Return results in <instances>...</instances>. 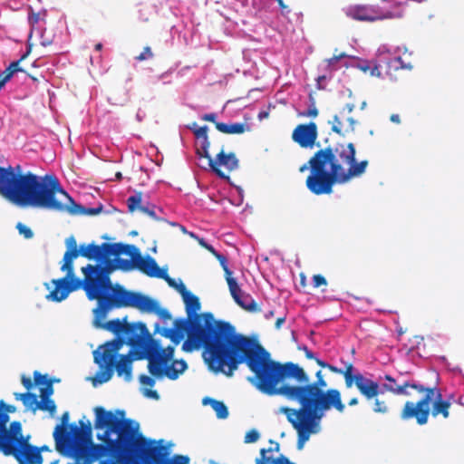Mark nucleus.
I'll return each instance as SVG.
<instances>
[{"instance_id": "f257e3e1", "label": "nucleus", "mask_w": 464, "mask_h": 464, "mask_svg": "<svg viewBox=\"0 0 464 464\" xmlns=\"http://www.w3.org/2000/svg\"><path fill=\"white\" fill-rule=\"evenodd\" d=\"M231 365L226 376L232 377L242 363H246L254 376L247 380L259 392L269 396L283 395L301 404L319 401V380L311 384L278 387L280 381L294 378L300 383H306L308 377L304 369L294 362L284 364L271 359L270 353L258 342L242 335L233 343L230 355Z\"/></svg>"}, {"instance_id": "f03ea898", "label": "nucleus", "mask_w": 464, "mask_h": 464, "mask_svg": "<svg viewBox=\"0 0 464 464\" xmlns=\"http://www.w3.org/2000/svg\"><path fill=\"white\" fill-rule=\"evenodd\" d=\"M104 244L92 242L78 246L73 236L67 237L66 251L61 266L65 276L51 281L53 288L46 299L62 302L70 293L83 289L87 298L94 300L114 294L117 288L125 289L121 285H112L111 281L110 276L117 269V262L111 259L112 255H107L102 247Z\"/></svg>"}, {"instance_id": "7ed1b4c3", "label": "nucleus", "mask_w": 464, "mask_h": 464, "mask_svg": "<svg viewBox=\"0 0 464 464\" xmlns=\"http://www.w3.org/2000/svg\"><path fill=\"white\" fill-rule=\"evenodd\" d=\"M171 329L184 336L187 334L182 343L184 352L191 353L203 347V358L208 369L225 375L231 365L233 343L243 335L230 323L216 320L211 313L199 314L190 319H176Z\"/></svg>"}, {"instance_id": "20e7f679", "label": "nucleus", "mask_w": 464, "mask_h": 464, "mask_svg": "<svg viewBox=\"0 0 464 464\" xmlns=\"http://www.w3.org/2000/svg\"><path fill=\"white\" fill-rule=\"evenodd\" d=\"M0 195L9 202L22 208H38L70 215H82L84 207L76 203L62 188L54 175L38 176L26 172L14 175L11 169L0 173Z\"/></svg>"}, {"instance_id": "39448f33", "label": "nucleus", "mask_w": 464, "mask_h": 464, "mask_svg": "<svg viewBox=\"0 0 464 464\" xmlns=\"http://www.w3.org/2000/svg\"><path fill=\"white\" fill-rule=\"evenodd\" d=\"M324 145L321 149V194H329L334 184L362 175L369 162H356L354 145L341 142L337 137L324 138Z\"/></svg>"}, {"instance_id": "423d86ee", "label": "nucleus", "mask_w": 464, "mask_h": 464, "mask_svg": "<svg viewBox=\"0 0 464 464\" xmlns=\"http://www.w3.org/2000/svg\"><path fill=\"white\" fill-rule=\"evenodd\" d=\"M131 295V291L117 288L114 294L95 298L94 300L97 301V305L92 310V324L97 328L105 329L119 335L117 339L123 340L125 343L137 351L139 346L143 343L142 338L147 333V326L144 323H127L126 319H124V322H121L120 319L104 322L107 314L112 309L133 307V305L120 304L121 299L130 298L129 296Z\"/></svg>"}, {"instance_id": "0eeeda50", "label": "nucleus", "mask_w": 464, "mask_h": 464, "mask_svg": "<svg viewBox=\"0 0 464 464\" xmlns=\"http://www.w3.org/2000/svg\"><path fill=\"white\" fill-rule=\"evenodd\" d=\"M143 343L135 352L136 359H148V370L157 379L167 377L177 380L187 369L185 360H173L175 346L161 348L160 342L153 339L147 330L142 338Z\"/></svg>"}, {"instance_id": "6e6552de", "label": "nucleus", "mask_w": 464, "mask_h": 464, "mask_svg": "<svg viewBox=\"0 0 464 464\" xmlns=\"http://www.w3.org/2000/svg\"><path fill=\"white\" fill-rule=\"evenodd\" d=\"M422 397L413 401L408 400L404 402L401 411L400 419L402 421L414 420L419 426L426 425L431 415L437 418L441 415L444 419L450 417V402L443 399L440 390L436 387H429L421 384L418 391Z\"/></svg>"}, {"instance_id": "1a4fd4ad", "label": "nucleus", "mask_w": 464, "mask_h": 464, "mask_svg": "<svg viewBox=\"0 0 464 464\" xmlns=\"http://www.w3.org/2000/svg\"><path fill=\"white\" fill-rule=\"evenodd\" d=\"M123 343L124 341L121 339H113L100 345L93 352L94 362L100 368L93 380L94 383L102 384L109 382L114 371L118 376H123L126 382L132 379V358L130 354H118Z\"/></svg>"}, {"instance_id": "9d476101", "label": "nucleus", "mask_w": 464, "mask_h": 464, "mask_svg": "<svg viewBox=\"0 0 464 464\" xmlns=\"http://www.w3.org/2000/svg\"><path fill=\"white\" fill-rule=\"evenodd\" d=\"M288 421L298 433V449L309 439L310 434L315 432L316 420H319V401L301 404L298 410L283 408Z\"/></svg>"}, {"instance_id": "9b49d317", "label": "nucleus", "mask_w": 464, "mask_h": 464, "mask_svg": "<svg viewBox=\"0 0 464 464\" xmlns=\"http://www.w3.org/2000/svg\"><path fill=\"white\" fill-rule=\"evenodd\" d=\"M108 255L115 256L122 254L130 256L134 262L135 268L150 277L160 276L163 269H160L155 259L150 256H141L140 250L133 245L122 243H106L102 246Z\"/></svg>"}, {"instance_id": "f8f14e48", "label": "nucleus", "mask_w": 464, "mask_h": 464, "mask_svg": "<svg viewBox=\"0 0 464 464\" xmlns=\"http://www.w3.org/2000/svg\"><path fill=\"white\" fill-rule=\"evenodd\" d=\"M346 15L353 20L362 22H375L378 20L401 18V12L392 13L391 11H383L380 7L369 5H351L346 9Z\"/></svg>"}, {"instance_id": "ddd939ff", "label": "nucleus", "mask_w": 464, "mask_h": 464, "mask_svg": "<svg viewBox=\"0 0 464 464\" xmlns=\"http://www.w3.org/2000/svg\"><path fill=\"white\" fill-rule=\"evenodd\" d=\"M130 298H122L120 300L121 304L133 305L134 308L141 312L154 313L162 320H170V313L164 308H160L157 301L144 295L140 293L132 292Z\"/></svg>"}, {"instance_id": "4468645a", "label": "nucleus", "mask_w": 464, "mask_h": 464, "mask_svg": "<svg viewBox=\"0 0 464 464\" xmlns=\"http://www.w3.org/2000/svg\"><path fill=\"white\" fill-rule=\"evenodd\" d=\"M4 454L14 456L19 464H42L44 461L40 450L30 445L28 440L19 445H5Z\"/></svg>"}, {"instance_id": "2eb2a0df", "label": "nucleus", "mask_w": 464, "mask_h": 464, "mask_svg": "<svg viewBox=\"0 0 464 464\" xmlns=\"http://www.w3.org/2000/svg\"><path fill=\"white\" fill-rule=\"evenodd\" d=\"M211 170L220 179H228L229 176L226 174L220 168L224 167L227 172H232L238 169L239 160L234 152L226 153L224 148L213 159L208 153V157H205Z\"/></svg>"}, {"instance_id": "dca6fc26", "label": "nucleus", "mask_w": 464, "mask_h": 464, "mask_svg": "<svg viewBox=\"0 0 464 464\" xmlns=\"http://www.w3.org/2000/svg\"><path fill=\"white\" fill-rule=\"evenodd\" d=\"M380 379L384 380V382L381 385L382 392H387L399 396L411 397V390H415L418 392L421 385L414 380L399 381L389 374H385Z\"/></svg>"}, {"instance_id": "f3484780", "label": "nucleus", "mask_w": 464, "mask_h": 464, "mask_svg": "<svg viewBox=\"0 0 464 464\" xmlns=\"http://www.w3.org/2000/svg\"><path fill=\"white\" fill-rule=\"evenodd\" d=\"M354 109V104L347 103L337 114L330 123L332 124V130L337 134L344 135L354 130L355 121L351 115Z\"/></svg>"}, {"instance_id": "a211bd4d", "label": "nucleus", "mask_w": 464, "mask_h": 464, "mask_svg": "<svg viewBox=\"0 0 464 464\" xmlns=\"http://www.w3.org/2000/svg\"><path fill=\"white\" fill-rule=\"evenodd\" d=\"M317 138V125L315 122L299 124L292 133L293 140L302 148H312Z\"/></svg>"}, {"instance_id": "6ab92c4d", "label": "nucleus", "mask_w": 464, "mask_h": 464, "mask_svg": "<svg viewBox=\"0 0 464 464\" xmlns=\"http://www.w3.org/2000/svg\"><path fill=\"white\" fill-rule=\"evenodd\" d=\"M28 440L22 433V425L19 421L11 422L9 430L4 425L3 430L0 429V451L4 453L5 445H19Z\"/></svg>"}, {"instance_id": "aec40b11", "label": "nucleus", "mask_w": 464, "mask_h": 464, "mask_svg": "<svg viewBox=\"0 0 464 464\" xmlns=\"http://www.w3.org/2000/svg\"><path fill=\"white\" fill-rule=\"evenodd\" d=\"M228 288L234 301L240 307L250 313H258L261 311L259 305L255 302L250 295L242 292L237 280L230 279Z\"/></svg>"}, {"instance_id": "412c9836", "label": "nucleus", "mask_w": 464, "mask_h": 464, "mask_svg": "<svg viewBox=\"0 0 464 464\" xmlns=\"http://www.w3.org/2000/svg\"><path fill=\"white\" fill-rule=\"evenodd\" d=\"M310 169V175L306 179L307 188L315 195H319V150L316 151L309 161L299 168L300 172Z\"/></svg>"}, {"instance_id": "4be33fe9", "label": "nucleus", "mask_w": 464, "mask_h": 464, "mask_svg": "<svg viewBox=\"0 0 464 464\" xmlns=\"http://www.w3.org/2000/svg\"><path fill=\"white\" fill-rule=\"evenodd\" d=\"M335 409L339 412H343L345 405L342 402L341 393L338 390L330 389L326 392L321 391V419L322 411Z\"/></svg>"}, {"instance_id": "5701e85b", "label": "nucleus", "mask_w": 464, "mask_h": 464, "mask_svg": "<svg viewBox=\"0 0 464 464\" xmlns=\"http://www.w3.org/2000/svg\"><path fill=\"white\" fill-rule=\"evenodd\" d=\"M354 384L359 392L367 399L371 400L382 393L381 385L362 374L354 375Z\"/></svg>"}, {"instance_id": "b1692460", "label": "nucleus", "mask_w": 464, "mask_h": 464, "mask_svg": "<svg viewBox=\"0 0 464 464\" xmlns=\"http://www.w3.org/2000/svg\"><path fill=\"white\" fill-rule=\"evenodd\" d=\"M208 128L207 125L195 130L194 135L201 140L200 147H197L196 153L199 158L208 157L210 142L208 136Z\"/></svg>"}, {"instance_id": "393cba45", "label": "nucleus", "mask_w": 464, "mask_h": 464, "mask_svg": "<svg viewBox=\"0 0 464 464\" xmlns=\"http://www.w3.org/2000/svg\"><path fill=\"white\" fill-rule=\"evenodd\" d=\"M142 201V193L137 192L134 195L130 196L127 199L128 209L130 213L134 212L136 209L149 215L150 217L155 218L156 213L153 209H150L148 207L141 205Z\"/></svg>"}, {"instance_id": "a878e982", "label": "nucleus", "mask_w": 464, "mask_h": 464, "mask_svg": "<svg viewBox=\"0 0 464 464\" xmlns=\"http://www.w3.org/2000/svg\"><path fill=\"white\" fill-rule=\"evenodd\" d=\"M34 383L37 385H44L40 389L41 399H48L53 394V380H47L46 375H42L39 372H34Z\"/></svg>"}, {"instance_id": "bb28decb", "label": "nucleus", "mask_w": 464, "mask_h": 464, "mask_svg": "<svg viewBox=\"0 0 464 464\" xmlns=\"http://www.w3.org/2000/svg\"><path fill=\"white\" fill-rule=\"evenodd\" d=\"M216 128L218 131L225 134H242L249 128L246 123L234 122V123H224L217 122Z\"/></svg>"}, {"instance_id": "cd10ccee", "label": "nucleus", "mask_w": 464, "mask_h": 464, "mask_svg": "<svg viewBox=\"0 0 464 464\" xmlns=\"http://www.w3.org/2000/svg\"><path fill=\"white\" fill-rule=\"evenodd\" d=\"M183 301L185 303L188 318H194V316L198 314L197 312L200 310L201 307L198 297L190 293L183 298Z\"/></svg>"}, {"instance_id": "c85d7f7f", "label": "nucleus", "mask_w": 464, "mask_h": 464, "mask_svg": "<svg viewBox=\"0 0 464 464\" xmlns=\"http://www.w3.org/2000/svg\"><path fill=\"white\" fill-rule=\"evenodd\" d=\"M155 377L154 376H148V375H145V374H141L140 375L139 377V381L140 382V384L144 387H149L150 389H145L143 391V395L148 397V398H151V399H154V400H159L160 399V395L158 393L157 391L155 390H151V388L155 385Z\"/></svg>"}, {"instance_id": "c756f323", "label": "nucleus", "mask_w": 464, "mask_h": 464, "mask_svg": "<svg viewBox=\"0 0 464 464\" xmlns=\"http://www.w3.org/2000/svg\"><path fill=\"white\" fill-rule=\"evenodd\" d=\"M203 404H209L217 414L218 419H227L228 416V410L223 401L212 399L204 398Z\"/></svg>"}, {"instance_id": "7c9ffc66", "label": "nucleus", "mask_w": 464, "mask_h": 464, "mask_svg": "<svg viewBox=\"0 0 464 464\" xmlns=\"http://www.w3.org/2000/svg\"><path fill=\"white\" fill-rule=\"evenodd\" d=\"M14 395L16 400L22 401L25 407L31 408L34 411L37 410V404H39V401H37V396L34 393H31L29 392L24 393L15 392Z\"/></svg>"}, {"instance_id": "2f4dec72", "label": "nucleus", "mask_w": 464, "mask_h": 464, "mask_svg": "<svg viewBox=\"0 0 464 464\" xmlns=\"http://www.w3.org/2000/svg\"><path fill=\"white\" fill-rule=\"evenodd\" d=\"M15 411L14 405L6 404L4 401H0V429L3 430L4 425H6L9 421L8 413Z\"/></svg>"}, {"instance_id": "473e14b6", "label": "nucleus", "mask_w": 464, "mask_h": 464, "mask_svg": "<svg viewBox=\"0 0 464 464\" xmlns=\"http://www.w3.org/2000/svg\"><path fill=\"white\" fill-rule=\"evenodd\" d=\"M214 256L218 260L221 267L223 268L224 273H225L226 281L227 283V285H229L230 279L231 280H236V279L234 277H232V272L228 268L227 257L218 252H217Z\"/></svg>"}, {"instance_id": "72a5a7b5", "label": "nucleus", "mask_w": 464, "mask_h": 464, "mask_svg": "<svg viewBox=\"0 0 464 464\" xmlns=\"http://www.w3.org/2000/svg\"><path fill=\"white\" fill-rule=\"evenodd\" d=\"M324 368H327L334 372L341 373L343 376L353 375V366L352 363L347 364L345 367V371L343 372L341 369H338V368L327 363L326 362L321 360V369H324Z\"/></svg>"}, {"instance_id": "f704fd0d", "label": "nucleus", "mask_w": 464, "mask_h": 464, "mask_svg": "<svg viewBox=\"0 0 464 464\" xmlns=\"http://www.w3.org/2000/svg\"><path fill=\"white\" fill-rule=\"evenodd\" d=\"M37 410L48 411L53 416L56 411V405L50 398L42 399L41 401H39V404H37Z\"/></svg>"}, {"instance_id": "c9c22d12", "label": "nucleus", "mask_w": 464, "mask_h": 464, "mask_svg": "<svg viewBox=\"0 0 464 464\" xmlns=\"http://www.w3.org/2000/svg\"><path fill=\"white\" fill-rule=\"evenodd\" d=\"M161 334L164 337L170 339L174 345H178L184 338L183 334H179L177 331H172V329L169 328H164Z\"/></svg>"}, {"instance_id": "e433bc0d", "label": "nucleus", "mask_w": 464, "mask_h": 464, "mask_svg": "<svg viewBox=\"0 0 464 464\" xmlns=\"http://www.w3.org/2000/svg\"><path fill=\"white\" fill-rule=\"evenodd\" d=\"M120 256H116L115 261L117 262V269H121L122 271H130L133 268H135L134 262L130 258V260L128 259H122L119 257Z\"/></svg>"}, {"instance_id": "4c0bfd02", "label": "nucleus", "mask_w": 464, "mask_h": 464, "mask_svg": "<svg viewBox=\"0 0 464 464\" xmlns=\"http://www.w3.org/2000/svg\"><path fill=\"white\" fill-rule=\"evenodd\" d=\"M376 413L387 414L390 411V408L385 401L380 400L375 397L374 405L372 408Z\"/></svg>"}, {"instance_id": "58836bf2", "label": "nucleus", "mask_w": 464, "mask_h": 464, "mask_svg": "<svg viewBox=\"0 0 464 464\" xmlns=\"http://www.w3.org/2000/svg\"><path fill=\"white\" fill-rule=\"evenodd\" d=\"M54 34L43 29L40 35V44L44 47L50 46L53 43Z\"/></svg>"}, {"instance_id": "ea45409f", "label": "nucleus", "mask_w": 464, "mask_h": 464, "mask_svg": "<svg viewBox=\"0 0 464 464\" xmlns=\"http://www.w3.org/2000/svg\"><path fill=\"white\" fill-rule=\"evenodd\" d=\"M270 450H260V457L256 459V464H274L276 458L266 456V452Z\"/></svg>"}, {"instance_id": "a19ab883", "label": "nucleus", "mask_w": 464, "mask_h": 464, "mask_svg": "<svg viewBox=\"0 0 464 464\" xmlns=\"http://www.w3.org/2000/svg\"><path fill=\"white\" fill-rule=\"evenodd\" d=\"M390 67L394 68L395 70L398 69H408L411 70L412 68V65L411 63H404L401 57H396L392 59L390 63Z\"/></svg>"}, {"instance_id": "79ce46f5", "label": "nucleus", "mask_w": 464, "mask_h": 464, "mask_svg": "<svg viewBox=\"0 0 464 464\" xmlns=\"http://www.w3.org/2000/svg\"><path fill=\"white\" fill-rule=\"evenodd\" d=\"M16 228L19 232L20 235H23L24 237V238L26 239H30L34 237V233L32 231V229L28 227H26L25 225H24L23 223H18L16 225Z\"/></svg>"}, {"instance_id": "37998d69", "label": "nucleus", "mask_w": 464, "mask_h": 464, "mask_svg": "<svg viewBox=\"0 0 464 464\" xmlns=\"http://www.w3.org/2000/svg\"><path fill=\"white\" fill-rule=\"evenodd\" d=\"M14 72L8 66L0 73V87L2 88L14 75Z\"/></svg>"}, {"instance_id": "c03bdc74", "label": "nucleus", "mask_w": 464, "mask_h": 464, "mask_svg": "<svg viewBox=\"0 0 464 464\" xmlns=\"http://www.w3.org/2000/svg\"><path fill=\"white\" fill-rule=\"evenodd\" d=\"M152 57H153V53H152L150 47L146 46L143 48V51L138 56H136L135 59L139 62H142L145 60L151 59Z\"/></svg>"}, {"instance_id": "a18cd8bd", "label": "nucleus", "mask_w": 464, "mask_h": 464, "mask_svg": "<svg viewBox=\"0 0 464 464\" xmlns=\"http://www.w3.org/2000/svg\"><path fill=\"white\" fill-rule=\"evenodd\" d=\"M260 435L259 432L256 430H251L246 432L244 441L245 443H254L258 440Z\"/></svg>"}, {"instance_id": "49530a36", "label": "nucleus", "mask_w": 464, "mask_h": 464, "mask_svg": "<svg viewBox=\"0 0 464 464\" xmlns=\"http://www.w3.org/2000/svg\"><path fill=\"white\" fill-rule=\"evenodd\" d=\"M30 10H31V12H30L29 16H28V23L32 26L31 32H33V30L34 29V26L40 21V14L39 13H34L32 8H30ZM31 34H32V33H30V35Z\"/></svg>"}, {"instance_id": "de8ad7c7", "label": "nucleus", "mask_w": 464, "mask_h": 464, "mask_svg": "<svg viewBox=\"0 0 464 464\" xmlns=\"http://www.w3.org/2000/svg\"><path fill=\"white\" fill-rule=\"evenodd\" d=\"M158 278L164 279L170 287L175 288L177 286V283H176L175 279L171 278L168 275L166 270H162V272L160 273V276H159Z\"/></svg>"}, {"instance_id": "09e8293b", "label": "nucleus", "mask_w": 464, "mask_h": 464, "mask_svg": "<svg viewBox=\"0 0 464 464\" xmlns=\"http://www.w3.org/2000/svg\"><path fill=\"white\" fill-rule=\"evenodd\" d=\"M102 211V206H99L97 208H85L84 207L82 215L95 216V215L100 214Z\"/></svg>"}, {"instance_id": "8fccbe9b", "label": "nucleus", "mask_w": 464, "mask_h": 464, "mask_svg": "<svg viewBox=\"0 0 464 464\" xmlns=\"http://www.w3.org/2000/svg\"><path fill=\"white\" fill-rule=\"evenodd\" d=\"M345 57H347V54L345 53H334V56L330 59H327L326 62L328 63L329 66H334V63Z\"/></svg>"}, {"instance_id": "3c124183", "label": "nucleus", "mask_w": 464, "mask_h": 464, "mask_svg": "<svg viewBox=\"0 0 464 464\" xmlns=\"http://www.w3.org/2000/svg\"><path fill=\"white\" fill-rule=\"evenodd\" d=\"M21 382L27 391H30L35 384L34 381L33 382L30 377H26L25 375H22Z\"/></svg>"}, {"instance_id": "603ef678", "label": "nucleus", "mask_w": 464, "mask_h": 464, "mask_svg": "<svg viewBox=\"0 0 464 464\" xmlns=\"http://www.w3.org/2000/svg\"><path fill=\"white\" fill-rule=\"evenodd\" d=\"M2 169H11L14 175L24 176V173H22V169L20 165H17L15 167L8 166L6 168L0 166V173L2 172Z\"/></svg>"}, {"instance_id": "864d4df0", "label": "nucleus", "mask_w": 464, "mask_h": 464, "mask_svg": "<svg viewBox=\"0 0 464 464\" xmlns=\"http://www.w3.org/2000/svg\"><path fill=\"white\" fill-rule=\"evenodd\" d=\"M175 289L181 295L182 298L190 294V292L187 290L186 285L182 282L177 284Z\"/></svg>"}, {"instance_id": "5fc2aeb1", "label": "nucleus", "mask_w": 464, "mask_h": 464, "mask_svg": "<svg viewBox=\"0 0 464 464\" xmlns=\"http://www.w3.org/2000/svg\"><path fill=\"white\" fill-rule=\"evenodd\" d=\"M199 245L209 251L213 256L218 252L211 245L208 244L203 238L199 239Z\"/></svg>"}, {"instance_id": "6e6d98bb", "label": "nucleus", "mask_w": 464, "mask_h": 464, "mask_svg": "<svg viewBox=\"0 0 464 464\" xmlns=\"http://www.w3.org/2000/svg\"><path fill=\"white\" fill-rule=\"evenodd\" d=\"M310 99L312 101V108L308 110V111L305 113L306 116H313L315 117L318 114L317 109L315 107V102L312 95H310Z\"/></svg>"}, {"instance_id": "4d7b16f0", "label": "nucleus", "mask_w": 464, "mask_h": 464, "mask_svg": "<svg viewBox=\"0 0 464 464\" xmlns=\"http://www.w3.org/2000/svg\"><path fill=\"white\" fill-rule=\"evenodd\" d=\"M26 55L27 54L23 55L19 61L13 62V63H11L9 64V67L11 68L13 72H16L22 71V69L19 67V63H20V61L24 60Z\"/></svg>"}, {"instance_id": "13d9d810", "label": "nucleus", "mask_w": 464, "mask_h": 464, "mask_svg": "<svg viewBox=\"0 0 464 464\" xmlns=\"http://www.w3.org/2000/svg\"><path fill=\"white\" fill-rule=\"evenodd\" d=\"M201 119L203 121H210V122H213V123H217L216 121V119H217V114L214 113V112H211V113H206L204 114Z\"/></svg>"}, {"instance_id": "bf43d9fd", "label": "nucleus", "mask_w": 464, "mask_h": 464, "mask_svg": "<svg viewBox=\"0 0 464 464\" xmlns=\"http://www.w3.org/2000/svg\"><path fill=\"white\" fill-rule=\"evenodd\" d=\"M274 464H295L291 462L288 458H286L285 455H280L279 457L276 458V461H274Z\"/></svg>"}, {"instance_id": "052dcab7", "label": "nucleus", "mask_w": 464, "mask_h": 464, "mask_svg": "<svg viewBox=\"0 0 464 464\" xmlns=\"http://www.w3.org/2000/svg\"><path fill=\"white\" fill-rule=\"evenodd\" d=\"M279 5V7L281 8V11H282V14H287L290 13V9L288 8V6L284 3L283 0H276Z\"/></svg>"}, {"instance_id": "680f3d73", "label": "nucleus", "mask_w": 464, "mask_h": 464, "mask_svg": "<svg viewBox=\"0 0 464 464\" xmlns=\"http://www.w3.org/2000/svg\"><path fill=\"white\" fill-rule=\"evenodd\" d=\"M345 380L346 387L350 388L353 386V383L354 382V376L349 375V376H343Z\"/></svg>"}, {"instance_id": "e2e57ef3", "label": "nucleus", "mask_w": 464, "mask_h": 464, "mask_svg": "<svg viewBox=\"0 0 464 464\" xmlns=\"http://www.w3.org/2000/svg\"><path fill=\"white\" fill-rule=\"evenodd\" d=\"M270 443L274 446L268 449L270 450L266 452V456L274 458L273 456L268 455V453L272 452L273 450L279 451V444L273 440H270Z\"/></svg>"}, {"instance_id": "0e129e2a", "label": "nucleus", "mask_w": 464, "mask_h": 464, "mask_svg": "<svg viewBox=\"0 0 464 464\" xmlns=\"http://www.w3.org/2000/svg\"><path fill=\"white\" fill-rule=\"evenodd\" d=\"M304 351H305V355H306V357H307V358H309V359H314V360L319 363V359H317V358L314 356V354L311 351H309V350L307 349V347H304Z\"/></svg>"}, {"instance_id": "69168bd1", "label": "nucleus", "mask_w": 464, "mask_h": 464, "mask_svg": "<svg viewBox=\"0 0 464 464\" xmlns=\"http://www.w3.org/2000/svg\"><path fill=\"white\" fill-rule=\"evenodd\" d=\"M390 120L392 122L400 124L401 123V118L399 114H392L390 117Z\"/></svg>"}, {"instance_id": "338daca9", "label": "nucleus", "mask_w": 464, "mask_h": 464, "mask_svg": "<svg viewBox=\"0 0 464 464\" xmlns=\"http://www.w3.org/2000/svg\"><path fill=\"white\" fill-rule=\"evenodd\" d=\"M285 317H278L276 321V328L279 329L281 325L285 323Z\"/></svg>"}, {"instance_id": "774afa93", "label": "nucleus", "mask_w": 464, "mask_h": 464, "mask_svg": "<svg viewBox=\"0 0 464 464\" xmlns=\"http://www.w3.org/2000/svg\"><path fill=\"white\" fill-rule=\"evenodd\" d=\"M358 399L357 398H353L349 401V405L350 406H354V405H357L358 404Z\"/></svg>"}]
</instances>
